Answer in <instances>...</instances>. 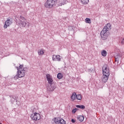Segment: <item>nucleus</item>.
<instances>
[{
    "label": "nucleus",
    "mask_w": 124,
    "mask_h": 124,
    "mask_svg": "<svg viewBox=\"0 0 124 124\" xmlns=\"http://www.w3.org/2000/svg\"><path fill=\"white\" fill-rule=\"evenodd\" d=\"M103 76L102 77V81L103 83H106L109 79V76L110 75V72L109 68L107 65H105L102 67Z\"/></svg>",
    "instance_id": "1"
},
{
    "label": "nucleus",
    "mask_w": 124,
    "mask_h": 124,
    "mask_svg": "<svg viewBox=\"0 0 124 124\" xmlns=\"http://www.w3.org/2000/svg\"><path fill=\"white\" fill-rule=\"evenodd\" d=\"M58 0H47L45 3V6L46 8H52L57 3Z\"/></svg>",
    "instance_id": "2"
},
{
    "label": "nucleus",
    "mask_w": 124,
    "mask_h": 124,
    "mask_svg": "<svg viewBox=\"0 0 124 124\" xmlns=\"http://www.w3.org/2000/svg\"><path fill=\"white\" fill-rule=\"evenodd\" d=\"M19 25H20V26H21V27H26V26H27L28 27H29V23H27V22H26V19H25V17H24V16H20L19 18Z\"/></svg>",
    "instance_id": "3"
},
{
    "label": "nucleus",
    "mask_w": 124,
    "mask_h": 124,
    "mask_svg": "<svg viewBox=\"0 0 124 124\" xmlns=\"http://www.w3.org/2000/svg\"><path fill=\"white\" fill-rule=\"evenodd\" d=\"M100 35L101 39L103 40H106V39L108 38L109 35H110V32L102 30L100 32Z\"/></svg>",
    "instance_id": "4"
},
{
    "label": "nucleus",
    "mask_w": 124,
    "mask_h": 124,
    "mask_svg": "<svg viewBox=\"0 0 124 124\" xmlns=\"http://www.w3.org/2000/svg\"><path fill=\"white\" fill-rule=\"evenodd\" d=\"M9 97L11 98L10 101L11 103L13 104L16 101V105H17L18 106L20 105V102H19V101L18 100L19 98L18 96L16 95H10Z\"/></svg>",
    "instance_id": "5"
},
{
    "label": "nucleus",
    "mask_w": 124,
    "mask_h": 124,
    "mask_svg": "<svg viewBox=\"0 0 124 124\" xmlns=\"http://www.w3.org/2000/svg\"><path fill=\"white\" fill-rule=\"evenodd\" d=\"M13 23V19L11 17H9L7 19V20L5 22L3 28L4 29H7V27H9L11 25H12Z\"/></svg>",
    "instance_id": "6"
},
{
    "label": "nucleus",
    "mask_w": 124,
    "mask_h": 124,
    "mask_svg": "<svg viewBox=\"0 0 124 124\" xmlns=\"http://www.w3.org/2000/svg\"><path fill=\"white\" fill-rule=\"evenodd\" d=\"M31 118L32 121H37L40 120V114L37 112L33 113L31 115Z\"/></svg>",
    "instance_id": "7"
},
{
    "label": "nucleus",
    "mask_w": 124,
    "mask_h": 124,
    "mask_svg": "<svg viewBox=\"0 0 124 124\" xmlns=\"http://www.w3.org/2000/svg\"><path fill=\"white\" fill-rule=\"evenodd\" d=\"M46 77L48 81V83L50 85V87H53V86H55V84L53 83V78H52V76H51L50 74H47L46 75Z\"/></svg>",
    "instance_id": "8"
},
{
    "label": "nucleus",
    "mask_w": 124,
    "mask_h": 124,
    "mask_svg": "<svg viewBox=\"0 0 124 124\" xmlns=\"http://www.w3.org/2000/svg\"><path fill=\"white\" fill-rule=\"evenodd\" d=\"M17 70V74L18 75L19 78H22L25 76V72H24L22 70H19V67H16Z\"/></svg>",
    "instance_id": "9"
},
{
    "label": "nucleus",
    "mask_w": 124,
    "mask_h": 124,
    "mask_svg": "<svg viewBox=\"0 0 124 124\" xmlns=\"http://www.w3.org/2000/svg\"><path fill=\"white\" fill-rule=\"evenodd\" d=\"M112 29V25L110 23H108L103 29V31H108Z\"/></svg>",
    "instance_id": "10"
},
{
    "label": "nucleus",
    "mask_w": 124,
    "mask_h": 124,
    "mask_svg": "<svg viewBox=\"0 0 124 124\" xmlns=\"http://www.w3.org/2000/svg\"><path fill=\"white\" fill-rule=\"evenodd\" d=\"M56 89L55 85H52V86H47V90L48 92H53L54 90Z\"/></svg>",
    "instance_id": "11"
},
{
    "label": "nucleus",
    "mask_w": 124,
    "mask_h": 124,
    "mask_svg": "<svg viewBox=\"0 0 124 124\" xmlns=\"http://www.w3.org/2000/svg\"><path fill=\"white\" fill-rule=\"evenodd\" d=\"M62 120V118H55L54 119V123L57 124H60V123L61 122V120Z\"/></svg>",
    "instance_id": "12"
},
{
    "label": "nucleus",
    "mask_w": 124,
    "mask_h": 124,
    "mask_svg": "<svg viewBox=\"0 0 124 124\" xmlns=\"http://www.w3.org/2000/svg\"><path fill=\"white\" fill-rule=\"evenodd\" d=\"M76 93H73L71 96V99L72 100V101H74L75 100V99L76 98Z\"/></svg>",
    "instance_id": "13"
},
{
    "label": "nucleus",
    "mask_w": 124,
    "mask_h": 124,
    "mask_svg": "<svg viewBox=\"0 0 124 124\" xmlns=\"http://www.w3.org/2000/svg\"><path fill=\"white\" fill-rule=\"evenodd\" d=\"M77 119L79 122H83L84 121V119H85V117L83 116L79 115L77 117Z\"/></svg>",
    "instance_id": "14"
},
{
    "label": "nucleus",
    "mask_w": 124,
    "mask_h": 124,
    "mask_svg": "<svg viewBox=\"0 0 124 124\" xmlns=\"http://www.w3.org/2000/svg\"><path fill=\"white\" fill-rule=\"evenodd\" d=\"M76 107H77V108H80V109H84L86 108V107L84 105H77L76 106Z\"/></svg>",
    "instance_id": "15"
},
{
    "label": "nucleus",
    "mask_w": 124,
    "mask_h": 124,
    "mask_svg": "<svg viewBox=\"0 0 124 124\" xmlns=\"http://www.w3.org/2000/svg\"><path fill=\"white\" fill-rule=\"evenodd\" d=\"M101 55L103 56V57H106L107 56V51L106 50H103L101 52Z\"/></svg>",
    "instance_id": "16"
},
{
    "label": "nucleus",
    "mask_w": 124,
    "mask_h": 124,
    "mask_svg": "<svg viewBox=\"0 0 124 124\" xmlns=\"http://www.w3.org/2000/svg\"><path fill=\"white\" fill-rule=\"evenodd\" d=\"M82 4H88L89 3V0H81Z\"/></svg>",
    "instance_id": "17"
},
{
    "label": "nucleus",
    "mask_w": 124,
    "mask_h": 124,
    "mask_svg": "<svg viewBox=\"0 0 124 124\" xmlns=\"http://www.w3.org/2000/svg\"><path fill=\"white\" fill-rule=\"evenodd\" d=\"M57 78L58 79H62V74L61 73H59L57 74Z\"/></svg>",
    "instance_id": "18"
},
{
    "label": "nucleus",
    "mask_w": 124,
    "mask_h": 124,
    "mask_svg": "<svg viewBox=\"0 0 124 124\" xmlns=\"http://www.w3.org/2000/svg\"><path fill=\"white\" fill-rule=\"evenodd\" d=\"M76 98L78 100H81L82 99V95L81 94H78L76 95Z\"/></svg>",
    "instance_id": "19"
},
{
    "label": "nucleus",
    "mask_w": 124,
    "mask_h": 124,
    "mask_svg": "<svg viewBox=\"0 0 124 124\" xmlns=\"http://www.w3.org/2000/svg\"><path fill=\"white\" fill-rule=\"evenodd\" d=\"M59 124H66V121H64L62 118H61V120Z\"/></svg>",
    "instance_id": "20"
},
{
    "label": "nucleus",
    "mask_w": 124,
    "mask_h": 124,
    "mask_svg": "<svg viewBox=\"0 0 124 124\" xmlns=\"http://www.w3.org/2000/svg\"><path fill=\"white\" fill-rule=\"evenodd\" d=\"M85 21H86V23H87L88 24H91L92 23L91 18H86L85 19Z\"/></svg>",
    "instance_id": "21"
},
{
    "label": "nucleus",
    "mask_w": 124,
    "mask_h": 124,
    "mask_svg": "<svg viewBox=\"0 0 124 124\" xmlns=\"http://www.w3.org/2000/svg\"><path fill=\"white\" fill-rule=\"evenodd\" d=\"M121 58V56L117 55L115 56V62H119V61H120V58Z\"/></svg>",
    "instance_id": "22"
},
{
    "label": "nucleus",
    "mask_w": 124,
    "mask_h": 124,
    "mask_svg": "<svg viewBox=\"0 0 124 124\" xmlns=\"http://www.w3.org/2000/svg\"><path fill=\"white\" fill-rule=\"evenodd\" d=\"M43 54H44V51H43V50H41L38 51L39 56H42Z\"/></svg>",
    "instance_id": "23"
},
{
    "label": "nucleus",
    "mask_w": 124,
    "mask_h": 124,
    "mask_svg": "<svg viewBox=\"0 0 124 124\" xmlns=\"http://www.w3.org/2000/svg\"><path fill=\"white\" fill-rule=\"evenodd\" d=\"M61 56L60 55H56V61L58 62H61Z\"/></svg>",
    "instance_id": "24"
},
{
    "label": "nucleus",
    "mask_w": 124,
    "mask_h": 124,
    "mask_svg": "<svg viewBox=\"0 0 124 124\" xmlns=\"http://www.w3.org/2000/svg\"><path fill=\"white\" fill-rule=\"evenodd\" d=\"M78 110H79V109L78 108H74L72 110V113H73V114H75V113H76V112H77V111H78Z\"/></svg>",
    "instance_id": "25"
},
{
    "label": "nucleus",
    "mask_w": 124,
    "mask_h": 124,
    "mask_svg": "<svg viewBox=\"0 0 124 124\" xmlns=\"http://www.w3.org/2000/svg\"><path fill=\"white\" fill-rule=\"evenodd\" d=\"M22 71L24 72H28V69L27 67H24L22 70H21Z\"/></svg>",
    "instance_id": "26"
},
{
    "label": "nucleus",
    "mask_w": 124,
    "mask_h": 124,
    "mask_svg": "<svg viewBox=\"0 0 124 124\" xmlns=\"http://www.w3.org/2000/svg\"><path fill=\"white\" fill-rule=\"evenodd\" d=\"M23 68H24V65L23 64L20 65L18 68L19 70H20H20H22Z\"/></svg>",
    "instance_id": "27"
},
{
    "label": "nucleus",
    "mask_w": 124,
    "mask_h": 124,
    "mask_svg": "<svg viewBox=\"0 0 124 124\" xmlns=\"http://www.w3.org/2000/svg\"><path fill=\"white\" fill-rule=\"evenodd\" d=\"M14 79H15V80H17V79H18V78H19V75L18 74H17V75H16L14 77Z\"/></svg>",
    "instance_id": "28"
},
{
    "label": "nucleus",
    "mask_w": 124,
    "mask_h": 124,
    "mask_svg": "<svg viewBox=\"0 0 124 124\" xmlns=\"http://www.w3.org/2000/svg\"><path fill=\"white\" fill-rule=\"evenodd\" d=\"M88 71L90 73H92V72H93V71H94L93 70V69L92 68H91L90 69L88 70Z\"/></svg>",
    "instance_id": "29"
},
{
    "label": "nucleus",
    "mask_w": 124,
    "mask_h": 124,
    "mask_svg": "<svg viewBox=\"0 0 124 124\" xmlns=\"http://www.w3.org/2000/svg\"><path fill=\"white\" fill-rule=\"evenodd\" d=\"M52 61H56V55H53Z\"/></svg>",
    "instance_id": "30"
},
{
    "label": "nucleus",
    "mask_w": 124,
    "mask_h": 124,
    "mask_svg": "<svg viewBox=\"0 0 124 124\" xmlns=\"http://www.w3.org/2000/svg\"><path fill=\"white\" fill-rule=\"evenodd\" d=\"M71 122H72V123H73V124H74V123H75L76 121H75V120L72 119L71 120Z\"/></svg>",
    "instance_id": "31"
},
{
    "label": "nucleus",
    "mask_w": 124,
    "mask_h": 124,
    "mask_svg": "<svg viewBox=\"0 0 124 124\" xmlns=\"http://www.w3.org/2000/svg\"><path fill=\"white\" fill-rule=\"evenodd\" d=\"M121 44L122 45L124 44V38L123 39L122 41H121Z\"/></svg>",
    "instance_id": "32"
},
{
    "label": "nucleus",
    "mask_w": 124,
    "mask_h": 124,
    "mask_svg": "<svg viewBox=\"0 0 124 124\" xmlns=\"http://www.w3.org/2000/svg\"><path fill=\"white\" fill-rule=\"evenodd\" d=\"M61 4H62V5H63V4H64V3H61Z\"/></svg>",
    "instance_id": "33"
}]
</instances>
